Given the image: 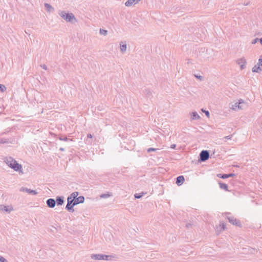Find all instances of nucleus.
Wrapping results in <instances>:
<instances>
[{
  "mask_svg": "<svg viewBox=\"0 0 262 262\" xmlns=\"http://www.w3.org/2000/svg\"><path fill=\"white\" fill-rule=\"evenodd\" d=\"M4 162L9 167L15 171L22 172L23 168L21 165L19 164L13 158L11 157H6L4 159Z\"/></svg>",
  "mask_w": 262,
  "mask_h": 262,
  "instance_id": "f257e3e1",
  "label": "nucleus"
},
{
  "mask_svg": "<svg viewBox=\"0 0 262 262\" xmlns=\"http://www.w3.org/2000/svg\"><path fill=\"white\" fill-rule=\"evenodd\" d=\"M59 16L64 19L67 22L74 24L77 21V19L72 13L66 12L65 11L59 10L58 12Z\"/></svg>",
  "mask_w": 262,
  "mask_h": 262,
  "instance_id": "f03ea898",
  "label": "nucleus"
},
{
  "mask_svg": "<svg viewBox=\"0 0 262 262\" xmlns=\"http://www.w3.org/2000/svg\"><path fill=\"white\" fill-rule=\"evenodd\" d=\"M114 257L112 255H104L102 254H93L91 255V257L94 260H109V257Z\"/></svg>",
  "mask_w": 262,
  "mask_h": 262,
  "instance_id": "7ed1b4c3",
  "label": "nucleus"
},
{
  "mask_svg": "<svg viewBox=\"0 0 262 262\" xmlns=\"http://www.w3.org/2000/svg\"><path fill=\"white\" fill-rule=\"evenodd\" d=\"M252 72L254 73H260L262 71V55L260 56V58L258 60V62L257 64L255 65L252 69Z\"/></svg>",
  "mask_w": 262,
  "mask_h": 262,
  "instance_id": "20e7f679",
  "label": "nucleus"
},
{
  "mask_svg": "<svg viewBox=\"0 0 262 262\" xmlns=\"http://www.w3.org/2000/svg\"><path fill=\"white\" fill-rule=\"evenodd\" d=\"M209 158V152L206 150L201 151L199 155V161L201 162H204L208 160Z\"/></svg>",
  "mask_w": 262,
  "mask_h": 262,
  "instance_id": "39448f33",
  "label": "nucleus"
},
{
  "mask_svg": "<svg viewBox=\"0 0 262 262\" xmlns=\"http://www.w3.org/2000/svg\"><path fill=\"white\" fill-rule=\"evenodd\" d=\"M226 218L228 219L229 222L232 224V225L239 227H242V224L239 220L234 218L233 216H226Z\"/></svg>",
  "mask_w": 262,
  "mask_h": 262,
  "instance_id": "423d86ee",
  "label": "nucleus"
},
{
  "mask_svg": "<svg viewBox=\"0 0 262 262\" xmlns=\"http://www.w3.org/2000/svg\"><path fill=\"white\" fill-rule=\"evenodd\" d=\"M47 206L49 208H53L56 205L55 200L52 198L48 199L46 201Z\"/></svg>",
  "mask_w": 262,
  "mask_h": 262,
  "instance_id": "0eeeda50",
  "label": "nucleus"
},
{
  "mask_svg": "<svg viewBox=\"0 0 262 262\" xmlns=\"http://www.w3.org/2000/svg\"><path fill=\"white\" fill-rule=\"evenodd\" d=\"M237 63L240 66L241 69L243 70L245 68V65L247 62L245 58H241L237 60Z\"/></svg>",
  "mask_w": 262,
  "mask_h": 262,
  "instance_id": "6e6552de",
  "label": "nucleus"
},
{
  "mask_svg": "<svg viewBox=\"0 0 262 262\" xmlns=\"http://www.w3.org/2000/svg\"><path fill=\"white\" fill-rule=\"evenodd\" d=\"M20 191L26 192L29 194L32 195H36L38 193V192L36 190H32L31 189H29L25 187H21L20 188Z\"/></svg>",
  "mask_w": 262,
  "mask_h": 262,
  "instance_id": "1a4fd4ad",
  "label": "nucleus"
},
{
  "mask_svg": "<svg viewBox=\"0 0 262 262\" xmlns=\"http://www.w3.org/2000/svg\"><path fill=\"white\" fill-rule=\"evenodd\" d=\"M242 103H244V101L242 99H241L239 100V102L238 103L236 102L234 105H232V108L233 110L242 109V106L241 105Z\"/></svg>",
  "mask_w": 262,
  "mask_h": 262,
  "instance_id": "9d476101",
  "label": "nucleus"
},
{
  "mask_svg": "<svg viewBox=\"0 0 262 262\" xmlns=\"http://www.w3.org/2000/svg\"><path fill=\"white\" fill-rule=\"evenodd\" d=\"M84 200L85 199L83 196H79L74 200V205L76 206L79 204L83 203L84 202Z\"/></svg>",
  "mask_w": 262,
  "mask_h": 262,
  "instance_id": "9b49d317",
  "label": "nucleus"
},
{
  "mask_svg": "<svg viewBox=\"0 0 262 262\" xmlns=\"http://www.w3.org/2000/svg\"><path fill=\"white\" fill-rule=\"evenodd\" d=\"M55 201L58 206L62 205L64 202V197L63 196H57Z\"/></svg>",
  "mask_w": 262,
  "mask_h": 262,
  "instance_id": "f8f14e48",
  "label": "nucleus"
},
{
  "mask_svg": "<svg viewBox=\"0 0 262 262\" xmlns=\"http://www.w3.org/2000/svg\"><path fill=\"white\" fill-rule=\"evenodd\" d=\"M185 181V178L183 176H178L176 178V184L178 186H181Z\"/></svg>",
  "mask_w": 262,
  "mask_h": 262,
  "instance_id": "ddd939ff",
  "label": "nucleus"
},
{
  "mask_svg": "<svg viewBox=\"0 0 262 262\" xmlns=\"http://www.w3.org/2000/svg\"><path fill=\"white\" fill-rule=\"evenodd\" d=\"M140 1L141 0H127L125 3V5L127 7L131 6L133 4H136Z\"/></svg>",
  "mask_w": 262,
  "mask_h": 262,
  "instance_id": "4468645a",
  "label": "nucleus"
},
{
  "mask_svg": "<svg viewBox=\"0 0 262 262\" xmlns=\"http://www.w3.org/2000/svg\"><path fill=\"white\" fill-rule=\"evenodd\" d=\"M74 206L75 205H74V204H71L70 203H67V204L66 206V209L70 212H73L74 211V209L73 208Z\"/></svg>",
  "mask_w": 262,
  "mask_h": 262,
  "instance_id": "2eb2a0df",
  "label": "nucleus"
},
{
  "mask_svg": "<svg viewBox=\"0 0 262 262\" xmlns=\"http://www.w3.org/2000/svg\"><path fill=\"white\" fill-rule=\"evenodd\" d=\"M1 209L3 211H6V212L10 213L13 210V208L11 206H3Z\"/></svg>",
  "mask_w": 262,
  "mask_h": 262,
  "instance_id": "dca6fc26",
  "label": "nucleus"
},
{
  "mask_svg": "<svg viewBox=\"0 0 262 262\" xmlns=\"http://www.w3.org/2000/svg\"><path fill=\"white\" fill-rule=\"evenodd\" d=\"M127 49V46L125 42H123L122 41L120 43V51L122 52V53H124Z\"/></svg>",
  "mask_w": 262,
  "mask_h": 262,
  "instance_id": "f3484780",
  "label": "nucleus"
},
{
  "mask_svg": "<svg viewBox=\"0 0 262 262\" xmlns=\"http://www.w3.org/2000/svg\"><path fill=\"white\" fill-rule=\"evenodd\" d=\"M45 7L47 12H53L54 10V8L51 5H50L48 3L45 4Z\"/></svg>",
  "mask_w": 262,
  "mask_h": 262,
  "instance_id": "a211bd4d",
  "label": "nucleus"
},
{
  "mask_svg": "<svg viewBox=\"0 0 262 262\" xmlns=\"http://www.w3.org/2000/svg\"><path fill=\"white\" fill-rule=\"evenodd\" d=\"M221 189H224L225 191H229L228 185L224 183L219 182V183Z\"/></svg>",
  "mask_w": 262,
  "mask_h": 262,
  "instance_id": "6ab92c4d",
  "label": "nucleus"
},
{
  "mask_svg": "<svg viewBox=\"0 0 262 262\" xmlns=\"http://www.w3.org/2000/svg\"><path fill=\"white\" fill-rule=\"evenodd\" d=\"M191 118L192 120H198L200 117L196 112H193L191 114Z\"/></svg>",
  "mask_w": 262,
  "mask_h": 262,
  "instance_id": "aec40b11",
  "label": "nucleus"
},
{
  "mask_svg": "<svg viewBox=\"0 0 262 262\" xmlns=\"http://www.w3.org/2000/svg\"><path fill=\"white\" fill-rule=\"evenodd\" d=\"M143 93L147 97H150L152 95L151 91L149 89H145L143 91Z\"/></svg>",
  "mask_w": 262,
  "mask_h": 262,
  "instance_id": "412c9836",
  "label": "nucleus"
},
{
  "mask_svg": "<svg viewBox=\"0 0 262 262\" xmlns=\"http://www.w3.org/2000/svg\"><path fill=\"white\" fill-rule=\"evenodd\" d=\"M79 194V192L78 191H74L72 192L69 196H70L73 200L76 199L77 198V196Z\"/></svg>",
  "mask_w": 262,
  "mask_h": 262,
  "instance_id": "4be33fe9",
  "label": "nucleus"
},
{
  "mask_svg": "<svg viewBox=\"0 0 262 262\" xmlns=\"http://www.w3.org/2000/svg\"><path fill=\"white\" fill-rule=\"evenodd\" d=\"M59 139L61 141H72V139L68 138L63 135H60L59 137Z\"/></svg>",
  "mask_w": 262,
  "mask_h": 262,
  "instance_id": "5701e85b",
  "label": "nucleus"
},
{
  "mask_svg": "<svg viewBox=\"0 0 262 262\" xmlns=\"http://www.w3.org/2000/svg\"><path fill=\"white\" fill-rule=\"evenodd\" d=\"M217 177L223 179L228 178L227 174H226V173H224V174L219 173L217 174Z\"/></svg>",
  "mask_w": 262,
  "mask_h": 262,
  "instance_id": "b1692460",
  "label": "nucleus"
},
{
  "mask_svg": "<svg viewBox=\"0 0 262 262\" xmlns=\"http://www.w3.org/2000/svg\"><path fill=\"white\" fill-rule=\"evenodd\" d=\"M99 33L100 34L103 35L104 36H106L107 34V31L106 30L100 29L99 31Z\"/></svg>",
  "mask_w": 262,
  "mask_h": 262,
  "instance_id": "393cba45",
  "label": "nucleus"
},
{
  "mask_svg": "<svg viewBox=\"0 0 262 262\" xmlns=\"http://www.w3.org/2000/svg\"><path fill=\"white\" fill-rule=\"evenodd\" d=\"M144 194V193L143 192H142L141 193H136L134 195V196L136 199H140L141 198H142Z\"/></svg>",
  "mask_w": 262,
  "mask_h": 262,
  "instance_id": "a878e982",
  "label": "nucleus"
},
{
  "mask_svg": "<svg viewBox=\"0 0 262 262\" xmlns=\"http://www.w3.org/2000/svg\"><path fill=\"white\" fill-rule=\"evenodd\" d=\"M8 140L5 138H0V143L1 144H5L8 143Z\"/></svg>",
  "mask_w": 262,
  "mask_h": 262,
  "instance_id": "bb28decb",
  "label": "nucleus"
},
{
  "mask_svg": "<svg viewBox=\"0 0 262 262\" xmlns=\"http://www.w3.org/2000/svg\"><path fill=\"white\" fill-rule=\"evenodd\" d=\"M158 150H159V148H155L150 147V148H148L147 151L148 152H150L151 151H156Z\"/></svg>",
  "mask_w": 262,
  "mask_h": 262,
  "instance_id": "cd10ccee",
  "label": "nucleus"
},
{
  "mask_svg": "<svg viewBox=\"0 0 262 262\" xmlns=\"http://www.w3.org/2000/svg\"><path fill=\"white\" fill-rule=\"evenodd\" d=\"M74 200H73L70 196H68L67 198V203H70L71 204H73L74 203Z\"/></svg>",
  "mask_w": 262,
  "mask_h": 262,
  "instance_id": "c85d7f7f",
  "label": "nucleus"
},
{
  "mask_svg": "<svg viewBox=\"0 0 262 262\" xmlns=\"http://www.w3.org/2000/svg\"><path fill=\"white\" fill-rule=\"evenodd\" d=\"M194 77L200 81H203L204 80V77L201 75H194Z\"/></svg>",
  "mask_w": 262,
  "mask_h": 262,
  "instance_id": "c756f323",
  "label": "nucleus"
},
{
  "mask_svg": "<svg viewBox=\"0 0 262 262\" xmlns=\"http://www.w3.org/2000/svg\"><path fill=\"white\" fill-rule=\"evenodd\" d=\"M220 226L221 227V230H225V229L226 228V225H225V224L224 223L221 222Z\"/></svg>",
  "mask_w": 262,
  "mask_h": 262,
  "instance_id": "7c9ffc66",
  "label": "nucleus"
},
{
  "mask_svg": "<svg viewBox=\"0 0 262 262\" xmlns=\"http://www.w3.org/2000/svg\"><path fill=\"white\" fill-rule=\"evenodd\" d=\"M6 86L3 84H0V91L3 92L5 91H6Z\"/></svg>",
  "mask_w": 262,
  "mask_h": 262,
  "instance_id": "2f4dec72",
  "label": "nucleus"
},
{
  "mask_svg": "<svg viewBox=\"0 0 262 262\" xmlns=\"http://www.w3.org/2000/svg\"><path fill=\"white\" fill-rule=\"evenodd\" d=\"M111 195L108 193H103V194H102L101 195H100V197L102 198H107L109 196H110Z\"/></svg>",
  "mask_w": 262,
  "mask_h": 262,
  "instance_id": "473e14b6",
  "label": "nucleus"
},
{
  "mask_svg": "<svg viewBox=\"0 0 262 262\" xmlns=\"http://www.w3.org/2000/svg\"><path fill=\"white\" fill-rule=\"evenodd\" d=\"M0 261L1 262H7V260L4 257L0 256Z\"/></svg>",
  "mask_w": 262,
  "mask_h": 262,
  "instance_id": "72a5a7b5",
  "label": "nucleus"
},
{
  "mask_svg": "<svg viewBox=\"0 0 262 262\" xmlns=\"http://www.w3.org/2000/svg\"><path fill=\"white\" fill-rule=\"evenodd\" d=\"M258 40H259V39H258V38H256L252 41L251 43L252 44H255L257 42Z\"/></svg>",
  "mask_w": 262,
  "mask_h": 262,
  "instance_id": "f704fd0d",
  "label": "nucleus"
},
{
  "mask_svg": "<svg viewBox=\"0 0 262 262\" xmlns=\"http://www.w3.org/2000/svg\"><path fill=\"white\" fill-rule=\"evenodd\" d=\"M235 176V174L233 173H230L227 174L228 178H230V177H233Z\"/></svg>",
  "mask_w": 262,
  "mask_h": 262,
  "instance_id": "c9c22d12",
  "label": "nucleus"
},
{
  "mask_svg": "<svg viewBox=\"0 0 262 262\" xmlns=\"http://www.w3.org/2000/svg\"><path fill=\"white\" fill-rule=\"evenodd\" d=\"M40 67H41L42 69H45V70H48V68L47 67V66L45 64H41L40 65Z\"/></svg>",
  "mask_w": 262,
  "mask_h": 262,
  "instance_id": "e433bc0d",
  "label": "nucleus"
},
{
  "mask_svg": "<svg viewBox=\"0 0 262 262\" xmlns=\"http://www.w3.org/2000/svg\"><path fill=\"white\" fill-rule=\"evenodd\" d=\"M203 111L204 112V113L205 114L206 116H207L209 118V115H210V113H209V111H203Z\"/></svg>",
  "mask_w": 262,
  "mask_h": 262,
  "instance_id": "4c0bfd02",
  "label": "nucleus"
},
{
  "mask_svg": "<svg viewBox=\"0 0 262 262\" xmlns=\"http://www.w3.org/2000/svg\"><path fill=\"white\" fill-rule=\"evenodd\" d=\"M192 224L191 223H187L186 225V227L188 228H190L192 227Z\"/></svg>",
  "mask_w": 262,
  "mask_h": 262,
  "instance_id": "58836bf2",
  "label": "nucleus"
},
{
  "mask_svg": "<svg viewBox=\"0 0 262 262\" xmlns=\"http://www.w3.org/2000/svg\"><path fill=\"white\" fill-rule=\"evenodd\" d=\"M232 137V135H229V136H227L225 137V138L226 139L229 140V139H231Z\"/></svg>",
  "mask_w": 262,
  "mask_h": 262,
  "instance_id": "ea45409f",
  "label": "nucleus"
},
{
  "mask_svg": "<svg viewBox=\"0 0 262 262\" xmlns=\"http://www.w3.org/2000/svg\"><path fill=\"white\" fill-rule=\"evenodd\" d=\"M176 147V144H172L170 146V148L172 149H174Z\"/></svg>",
  "mask_w": 262,
  "mask_h": 262,
  "instance_id": "a19ab883",
  "label": "nucleus"
},
{
  "mask_svg": "<svg viewBox=\"0 0 262 262\" xmlns=\"http://www.w3.org/2000/svg\"><path fill=\"white\" fill-rule=\"evenodd\" d=\"M87 137L88 138H93V136L91 134H88V135H87Z\"/></svg>",
  "mask_w": 262,
  "mask_h": 262,
  "instance_id": "79ce46f5",
  "label": "nucleus"
},
{
  "mask_svg": "<svg viewBox=\"0 0 262 262\" xmlns=\"http://www.w3.org/2000/svg\"><path fill=\"white\" fill-rule=\"evenodd\" d=\"M59 150L63 151H64V148H62V147H61V148H59Z\"/></svg>",
  "mask_w": 262,
  "mask_h": 262,
  "instance_id": "37998d69",
  "label": "nucleus"
},
{
  "mask_svg": "<svg viewBox=\"0 0 262 262\" xmlns=\"http://www.w3.org/2000/svg\"><path fill=\"white\" fill-rule=\"evenodd\" d=\"M259 41H260L261 45H262V37L259 39Z\"/></svg>",
  "mask_w": 262,
  "mask_h": 262,
  "instance_id": "c03bdc74",
  "label": "nucleus"
},
{
  "mask_svg": "<svg viewBox=\"0 0 262 262\" xmlns=\"http://www.w3.org/2000/svg\"><path fill=\"white\" fill-rule=\"evenodd\" d=\"M225 214H230V213L226 212V213H225Z\"/></svg>",
  "mask_w": 262,
  "mask_h": 262,
  "instance_id": "a18cd8bd",
  "label": "nucleus"
},
{
  "mask_svg": "<svg viewBox=\"0 0 262 262\" xmlns=\"http://www.w3.org/2000/svg\"><path fill=\"white\" fill-rule=\"evenodd\" d=\"M26 33L28 34V32L25 31Z\"/></svg>",
  "mask_w": 262,
  "mask_h": 262,
  "instance_id": "49530a36",
  "label": "nucleus"
},
{
  "mask_svg": "<svg viewBox=\"0 0 262 262\" xmlns=\"http://www.w3.org/2000/svg\"><path fill=\"white\" fill-rule=\"evenodd\" d=\"M26 33L28 34V32L25 31Z\"/></svg>",
  "mask_w": 262,
  "mask_h": 262,
  "instance_id": "de8ad7c7",
  "label": "nucleus"
}]
</instances>
